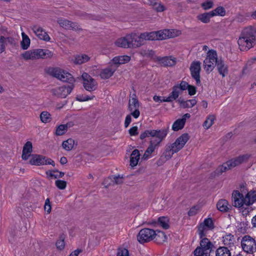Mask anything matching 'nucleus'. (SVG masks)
<instances>
[{
    "label": "nucleus",
    "mask_w": 256,
    "mask_h": 256,
    "mask_svg": "<svg viewBox=\"0 0 256 256\" xmlns=\"http://www.w3.org/2000/svg\"><path fill=\"white\" fill-rule=\"evenodd\" d=\"M233 206L241 208V212L243 216H246L252 208L250 205L256 201V191L248 192L244 188L240 191L234 190L232 194Z\"/></svg>",
    "instance_id": "1"
},
{
    "label": "nucleus",
    "mask_w": 256,
    "mask_h": 256,
    "mask_svg": "<svg viewBox=\"0 0 256 256\" xmlns=\"http://www.w3.org/2000/svg\"><path fill=\"white\" fill-rule=\"evenodd\" d=\"M167 134L166 132L164 130H146L140 136L141 139H144L146 137H152L150 144L147 150L145 152L143 158L146 160L149 156L158 148L160 143Z\"/></svg>",
    "instance_id": "2"
},
{
    "label": "nucleus",
    "mask_w": 256,
    "mask_h": 256,
    "mask_svg": "<svg viewBox=\"0 0 256 256\" xmlns=\"http://www.w3.org/2000/svg\"><path fill=\"white\" fill-rule=\"evenodd\" d=\"M256 41V28L252 26L244 28L238 40V48L246 52L254 47Z\"/></svg>",
    "instance_id": "3"
},
{
    "label": "nucleus",
    "mask_w": 256,
    "mask_h": 256,
    "mask_svg": "<svg viewBox=\"0 0 256 256\" xmlns=\"http://www.w3.org/2000/svg\"><path fill=\"white\" fill-rule=\"evenodd\" d=\"M251 157L252 154L247 153L240 155L227 161L217 168L214 172V176H220L223 172L238 166L242 164L247 162Z\"/></svg>",
    "instance_id": "4"
},
{
    "label": "nucleus",
    "mask_w": 256,
    "mask_h": 256,
    "mask_svg": "<svg viewBox=\"0 0 256 256\" xmlns=\"http://www.w3.org/2000/svg\"><path fill=\"white\" fill-rule=\"evenodd\" d=\"M130 48H138L144 46L146 41H154L155 38L154 31L141 33H129Z\"/></svg>",
    "instance_id": "5"
},
{
    "label": "nucleus",
    "mask_w": 256,
    "mask_h": 256,
    "mask_svg": "<svg viewBox=\"0 0 256 256\" xmlns=\"http://www.w3.org/2000/svg\"><path fill=\"white\" fill-rule=\"evenodd\" d=\"M53 56L54 53L51 50L41 48L30 50L21 54L22 58L25 60L51 58Z\"/></svg>",
    "instance_id": "6"
},
{
    "label": "nucleus",
    "mask_w": 256,
    "mask_h": 256,
    "mask_svg": "<svg viewBox=\"0 0 256 256\" xmlns=\"http://www.w3.org/2000/svg\"><path fill=\"white\" fill-rule=\"evenodd\" d=\"M156 40H163L175 38L182 34V31L175 28H164L154 31Z\"/></svg>",
    "instance_id": "7"
},
{
    "label": "nucleus",
    "mask_w": 256,
    "mask_h": 256,
    "mask_svg": "<svg viewBox=\"0 0 256 256\" xmlns=\"http://www.w3.org/2000/svg\"><path fill=\"white\" fill-rule=\"evenodd\" d=\"M200 246L198 247L194 251V256H210L214 254V246L207 238H204L200 241Z\"/></svg>",
    "instance_id": "8"
},
{
    "label": "nucleus",
    "mask_w": 256,
    "mask_h": 256,
    "mask_svg": "<svg viewBox=\"0 0 256 256\" xmlns=\"http://www.w3.org/2000/svg\"><path fill=\"white\" fill-rule=\"evenodd\" d=\"M28 160V164L32 166H40L50 164L53 166H55V162L53 160L40 154H32Z\"/></svg>",
    "instance_id": "9"
},
{
    "label": "nucleus",
    "mask_w": 256,
    "mask_h": 256,
    "mask_svg": "<svg viewBox=\"0 0 256 256\" xmlns=\"http://www.w3.org/2000/svg\"><path fill=\"white\" fill-rule=\"evenodd\" d=\"M51 74L54 78L64 82H68L72 84L75 82L74 78L70 74L60 68H53Z\"/></svg>",
    "instance_id": "10"
},
{
    "label": "nucleus",
    "mask_w": 256,
    "mask_h": 256,
    "mask_svg": "<svg viewBox=\"0 0 256 256\" xmlns=\"http://www.w3.org/2000/svg\"><path fill=\"white\" fill-rule=\"evenodd\" d=\"M73 84L64 85L55 88L51 90L52 95L60 98H66L73 90Z\"/></svg>",
    "instance_id": "11"
},
{
    "label": "nucleus",
    "mask_w": 256,
    "mask_h": 256,
    "mask_svg": "<svg viewBox=\"0 0 256 256\" xmlns=\"http://www.w3.org/2000/svg\"><path fill=\"white\" fill-rule=\"evenodd\" d=\"M154 230L152 228L142 229L137 236V240L140 244H144L154 240Z\"/></svg>",
    "instance_id": "12"
},
{
    "label": "nucleus",
    "mask_w": 256,
    "mask_h": 256,
    "mask_svg": "<svg viewBox=\"0 0 256 256\" xmlns=\"http://www.w3.org/2000/svg\"><path fill=\"white\" fill-rule=\"evenodd\" d=\"M242 246L246 253L254 254L256 252V243L254 238L250 236H244L242 241Z\"/></svg>",
    "instance_id": "13"
},
{
    "label": "nucleus",
    "mask_w": 256,
    "mask_h": 256,
    "mask_svg": "<svg viewBox=\"0 0 256 256\" xmlns=\"http://www.w3.org/2000/svg\"><path fill=\"white\" fill-rule=\"evenodd\" d=\"M57 24L60 28L66 30H72L76 32L82 30V28L77 23L66 18H58L57 20Z\"/></svg>",
    "instance_id": "14"
},
{
    "label": "nucleus",
    "mask_w": 256,
    "mask_h": 256,
    "mask_svg": "<svg viewBox=\"0 0 256 256\" xmlns=\"http://www.w3.org/2000/svg\"><path fill=\"white\" fill-rule=\"evenodd\" d=\"M81 78L83 80V86L86 90L92 92L96 89L98 84L96 80L88 74L83 72Z\"/></svg>",
    "instance_id": "15"
},
{
    "label": "nucleus",
    "mask_w": 256,
    "mask_h": 256,
    "mask_svg": "<svg viewBox=\"0 0 256 256\" xmlns=\"http://www.w3.org/2000/svg\"><path fill=\"white\" fill-rule=\"evenodd\" d=\"M189 138L190 136L188 134H184L169 146L175 152H177L184 146Z\"/></svg>",
    "instance_id": "16"
},
{
    "label": "nucleus",
    "mask_w": 256,
    "mask_h": 256,
    "mask_svg": "<svg viewBox=\"0 0 256 256\" xmlns=\"http://www.w3.org/2000/svg\"><path fill=\"white\" fill-rule=\"evenodd\" d=\"M214 228L212 220L210 218L206 219L198 228V234L201 238L206 236L208 232Z\"/></svg>",
    "instance_id": "17"
},
{
    "label": "nucleus",
    "mask_w": 256,
    "mask_h": 256,
    "mask_svg": "<svg viewBox=\"0 0 256 256\" xmlns=\"http://www.w3.org/2000/svg\"><path fill=\"white\" fill-rule=\"evenodd\" d=\"M138 54L144 58L152 60L156 62L157 56L155 50L149 47H144L139 50Z\"/></svg>",
    "instance_id": "18"
},
{
    "label": "nucleus",
    "mask_w": 256,
    "mask_h": 256,
    "mask_svg": "<svg viewBox=\"0 0 256 256\" xmlns=\"http://www.w3.org/2000/svg\"><path fill=\"white\" fill-rule=\"evenodd\" d=\"M114 45L118 48L124 49L130 48L129 34L117 38L114 42Z\"/></svg>",
    "instance_id": "19"
},
{
    "label": "nucleus",
    "mask_w": 256,
    "mask_h": 256,
    "mask_svg": "<svg viewBox=\"0 0 256 256\" xmlns=\"http://www.w3.org/2000/svg\"><path fill=\"white\" fill-rule=\"evenodd\" d=\"M7 32V28L0 26V54L3 52L6 48V42H12V38L10 37L4 36Z\"/></svg>",
    "instance_id": "20"
},
{
    "label": "nucleus",
    "mask_w": 256,
    "mask_h": 256,
    "mask_svg": "<svg viewBox=\"0 0 256 256\" xmlns=\"http://www.w3.org/2000/svg\"><path fill=\"white\" fill-rule=\"evenodd\" d=\"M33 144L32 142L26 141L22 146L21 158L24 161L28 160L32 154Z\"/></svg>",
    "instance_id": "21"
},
{
    "label": "nucleus",
    "mask_w": 256,
    "mask_h": 256,
    "mask_svg": "<svg viewBox=\"0 0 256 256\" xmlns=\"http://www.w3.org/2000/svg\"><path fill=\"white\" fill-rule=\"evenodd\" d=\"M190 71L192 78L196 80V84L200 83V72L201 69L200 62L198 61L193 62L190 66Z\"/></svg>",
    "instance_id": "22"
},
{
    "label": "nucleus",
    "mask_w": 256,
    "mask_h": 256,
    "mask_svg": "<svg viewBox=\"0 0 256 256\" xmlns=\"http://www.w3.org/2000/svg\"><path fill=\"white\" fill-rule=\"evenodd\" d=\"M32 30L35 34L40 40L46 42H49L50 38L48 33L41 26L38 25H33Z\"/></svg>",
    "instance_id": "23"
},
{
    "label": "nucleus",
    "mask_w": 256,
    "mask_h": 256,
    "mask_svg": "<svg viewBox=\"0 0 256 256\" xmlns=\"http://www.w3.org/2000/svg\"><path fill=\"white\" fill-rule=\"evenodd\" d=\"M131 60V57L127 55L116 56L114 57L110 62L116 68L118 66L129 62Z\"/></svg>",
    "instance_id": "24"
},
{
    "label": "nucleus",
    "mask_w": 256,
    "mask_h": 256,
    "mask_svg": "<svg viewBox=\"0 0 256 256\" xmlns=\"http://www.w3.org/2000/svg\"><path fill=\"white\" fill-rule=\"evenodd\" d=\"M116 68L110 63V66L101 70L100 76L102 79L106 80L110 78L116 70Z\"/></svg>",
    "instance_id": "25"
},
{
    "label": "nucleus",
    "mask_w": 256,
    "mask_h": 256,
    "mask_svg": "<svg viewBox=\"0 0 256 256\" xmlns=\"http://www.w3.org/2000/svg\"><path fill=\"white\" fill-rule=\"evenodd\" d=\"M155 62H158L160 64L164 66H172L176 63V58L172 56L160 57L157 56Z\"/></svg>",
    "instance_id": "26"
},
{
    "label": "nucleus",
    "mask_w": 256,
    "mask_h": 256,
    "mask_svg": "<svg viewBox=\"0 0 256 256\" xmlns=\"http://www.w3.org/2000/svg\"><path fill=\"white\" fill-rule=\"evenodd\" d=\"M190 117V114H186L182 116V118L177 120L172 125V130L174 131H178L182 130L184 126L186 119Z\"/></svg>",
    "instance_id": "27"
},
{
    "label": "nucleus",
    "mask_w": 256,
    "mask_h": 256,
    "mask_svg": "<svg viewBox=\"0 0 256 256\" xmlns=\"http://www.w3.org/2000/svg\"><path fill=\"white\" fill-rule=\"evenodd\" d=\"M216 208L222 212H226L230 210L231 206L228 202L225 199H220L217 202Z\"/></svg>",
    "instance_id": "28"
},
{
    "label": "nucleus",
    "mask_w": 256,
    "mask_h": 256,
    "mask_svg": "<svg viewBox=\"0 0 256 256\" xmlns=\"http://www.w3.org/2000/svg\"><path fill=\"white\" fill-rule=\"evenodd\" d=\"M54 245L58 251H63L66 245V236L64 234L60 235L56 238Z\"/></svg>",
    "instance_id": "29"
},
{
    "label": "nucleus",
    "mask_w": 256,
    "mask_h": 256,
    "mask_svg": "<svg viewBox=\"0 0 256 256\" xmlns=\"http://www.w3.org/2000/svg\"><path fill=\"white\" fill-rule=\"evenodd\" d=\"M76 145L74 140L69 138L62 142V146L65 150L68 152L75 149Z\"/></svg>",
    "instance_id": "30"
},
{
    "label": "nucleus",
    "mask_w": 256,
    "mask_h": 256,
    "mask_svg": "<svg viewBox=\"0 0 256 256\" xmlns=\"http://www.w3.org/2000/svg\"><path fill=\"white\" fill-rule=\"evenodd\" d=\"M90 58L86 54H81L74 56L71 58V61L76 64H81L88 62Z\"/></svg>",
    "instance_id": "31"
},
{
    "label": "nucleus",
    "mask_w": 256,
    "mask_h": 256,
    "mask_svg": "<svg viewBox=\"0 0 256 256\" xmlns=\"http://www.w3.org/2000/svg\"><path fill=\"white\" fill-rule=\"evenodd\" d=\"M180 93V89L178 86H174L172 88V92L170 94V96L166 98L163 99L164 102H171L174 100H176Z\"/></svg>",
    "instance_id": "32"
},
{
    "label": "nucleus",
    "mask_w": 256,
    "mask_h": 256,
    "mask_svg": "<svg viewBox=\"0 0 256 256\" xmlns=\"http://www.w3.org/2000/svg\"><path fill=\"white\" fill-rule=\"evenodd\" d=\"M167 239L166 236L163 232L160 230H154V240L158 244H162Z\"/></svg>",
    "instance_id": "33"
},
{
    "label": "nucleus",
    "mask_w": 256,
    "mask_h": 256,
    "mask_svg": "<svg viewBox=\"0 0 256 256\" xmlns=\"http://www.w3.org/2000/svg\"><path fill=\"white\" fill-rule=\"evenodd\" d=\"M69 128H70V124H60L56 126L54 134L56 136H64L66 134Z\"/></svg>",
    "instance_id": "34"
},
{
    "label": "nucleus",
    "mask_w": 256,
    "mask_h": 256,
    "mask_svg": "<svg viewBox=\"0 0 256 256\" xmlns=\"http://www.w3.org/2000/svg\"><path fill=\"white\" fill-rule=\"evenodd\" d=\"M169 220L167 218L162 217L158 219V222L154 221L150 222L149 224L152 226H155L157 224H159L164 229H168L169 228L168 224Z\"/></svg>",
    "instance_id": "35"
},
{
    "label": "nucleus",
    "mask_w": 256,
    "mask_h": 256,
    "mask_svg": "<svg viewBox=\"0 0 256 256\" xmlns=\"http://www.w3.org/2000/svg\"><path fill=\"white\" fill-rule=\"evenodd\" d=\"M216 66L219 74L222 75V77L225 76L228 74V66L222 60H220L217 62Z\"/></svg>",
    "instance_id": "36"
},
{
    "label": "nucleus",
    "mask_w": 256,
    "mask_h": 256,
    "mask_svg": "<svg viewBox=\"0 0 256 256\" xmlns=\"http://www.w3.org/2000/svg\"><path fill=\"white\" fill-rule=\"evenodd\" d=\"M140 157V152L138 150L132 151L130 157V166L132 168L136 166L138 164Z\"/></svg>",
    "instance_id": "37"
},
{
    "label": "nucleus",
    "mask_w": 256,
    "mask_h": 256,
    "mask_svg": "<svg viewBox=\"0 0 256 256\" xmlns=\"http://www.w3.org/2000/svg\"><path fill=\"white\" fill-rule=\"evenodd\" d=\"M212 17L210 12H204L198 14L196 18L198 20L204 24H208L210 21V18Z\"/></svg>",
    "instance_id": "38"
},
{
    "label": "nucleus",
    "mask_w": 256,
    "mask_h": 256,
    "mask_svg": "<svg viewBox=\"0 0 256 256\" xmlns=\"http://www.w3.org/2000/svg\"><path fill=\"white\" fill-rule=\"evenodd\" d=\"M178 102L180 106L183 108H192L196 104V101L195 100L184 101L183 100L179 99Z\"/></svg>",
    "instance_id": "39"
},
{
    "label": "nucleus",
    "mask_w": 256,
    "mask_h": 256,
    "mask_svg": "<svg viewBox=\"0 0 256 256\" xmlns=\"http://www.w3.org/2000/svg\"><path fill=\"white\" fill-rule=\"evenodd\" d=\"M40 121L44 124L50 123L52 120V115L48 112L44 111L40 115Z\"/></svg>",
    "instance_id": "40"
},
{
    "label": "nucleus",
    "mask_w": 256,
    "mask_h": 256,
    "mask_svg": "<svg viewBox=\"0 0 256 256\" xmlns=\"http://www.w3.org/2000/svg\"><path fill=\"white\" fill-rule=\"evenodd\" d=\"M22 41L20 42L21 47L23 50H27L30 46V40L25 33L22 32Z\"/></svg>",
    "instance_id": "41"
},
{
    "label": "nucleus",
    "mask_w": 256,
    "mask_h": 256,
    "mask_svg": "<svg viewBox=\"0 0 256 256\" xmlns=\"http://www.w3.org/2000/svg\"><path fill=\"white\" fill-rule=\"evenodd\" d=\"M46 174L52 179H56L58 178H62L64 174V172H59L57 170H48L46 172Z\"/></svg>",
    "instance_id": "42"
},
{
    "label": "nucleus",
    "mask_w": 256,
    "mask_h": 256,
    "mask_svg": "<svg viewBox=\"0 0 256 256\" xmlns=\"http://www.w3.org/2000/svg\"><path fill=\"white\" fill-rule=\"evenodd\" d=\"M216 65V62L211 60H204V68L206 70V72H212L214 70Z\"/></svg>",
    "instance_id": "43"
},
{
    "label": "nucleus",
    "mask_w": 256,
    "mask_h": 256,
    "mask_svg": "<svg viewBox=\"0 0 256 256\" xmlns=\"http://www.w3.org/2000/svg\"><path fill=\"white\" fill-rule=\"evenodd\" d=\"M205 60H211L212 62H214L217 63L219 60H218V56L216 52L213 50H208L207 52L206 57Z\"/></svg>",
    "instance_id": "44"
},
{
    "label": "nucleus",
    "mask_w": 256,
    "mask_h": 256,
    "mask_svg": "<svg viewBox=\"0 0 256 256\" xmlns=\"http://www.w3.org/2000/svg\"><path fill=\"white\" fill-rule=\"evenodd\" d=\"M174 153H175V152H174L170 146H168L162 156L161 159H164V161L170 160Z\"/></svg>",
    "instance_id": "45"
},
{
    "label": "nucleus",
    "mask_w": 256,
    "mask_h": 256,
    "mask_svg": "<svg viewBox=\"0 0 256 256\" xmlns=\"http://www.w3.org/2000/svg\"><path fill=\"white\" fill-rule=\"evenodd\" d=\"M215 120V116L213 115L209 116L203 124V127L204 129L208 130L214 124Z\"/></svg>",
    "instance_id": "46"
},
{
    "label": "nucleus",
    "mask_w": 256,
    "mask_h": 256,
    "mask_svg": "<svg viewBox=\"0 0 256 256\" xmlns=\"http://www.w3.org/2000/svg\"><path fill=\"white\" fill-rule=\"evenodd\" d=\"M216 256H224V255H228L230 256L231 252L226 247H220L216 251Z\"/></svg>",
    "instance_id": "47"
},
{
    "label": "nucleus",
    "mask_w": 256,
    "mask_h": 256,
    "mask_svg": "<svg viewBox=\"0 0 256 256\" xmlns=\"http://www.w3.org/2000/svg\"><path fill=\"white\" fill-rule=\"evenodd\" d=\"M212 16H224L226 14L225 9L222 6H218L214 10L210 12Z\"/></svg>",
    "instance_id": "48"
},
{
    "label": "nucleus",
    "mask_w": 256,
    "mask_h": 256,
    "mask_svg": "<svg viewBox=\"0 0 256 256\" xmlns=\"http://www.w3.org/2000/svg\"><path fill=\"white\" fill-rule=\"evenodd\" d=\"M152 9L157 12H162L166 10V7L162 3L156 0Z\"/></svg>",
    "instance_id": "49"
},
{
    "label": "nucleus",
    "mask_w": 256,
    "mask_h": 256,
    "mask_svg": "<svg viewBox=\"0 0 256 256\" xmlns=\"http://www.w3.org/2000/svg\"><path fill=\"white\" fill-rule=\"evenodd\" d=\"M130 254H132L124 246H120L117 249V256H129Z\"/></svg>",
    "instance_id": "50"
},
{
    "label": "nucleus",
    "mask_w": 256,
    "mask_h": 256,
    "mask_svg": "<svg viewBox=\"0 0 256 256\" xmlns=\"http://www.w3.org/2000/svg\"><path fill=\"white\" fill-rule=\"evenodd\" d=\"M138 100L134 96H132L129 100V109L130 111H132L134 109L138 108Z\"/></svg>",
    "instance_id": "51"
},
{
    "label": "nucleus",
    "mask_w": 256,
    "mask_h": 256,
    "mask_svg": "<svg viewBox=\"0 0 256 256\" xmlns=\"http://www.w3.org/2000/svg\"><path fill=\"white\" fill-rule=\"evenodd\" d=\"M44 209L46 214L48 215L51 213L52 206L50 198H48L45 200Z\"/></svg>",
    "instance_id": "52"
},
{
    "label": "nucleus",
    "mask_w": 256,
    "mask_h": 256,
    "mask_svg": "<svg viewBox=\"0 0 256 256\" xmlns=\"http://www.w3.org/2000/svg\"><path fill=\"white\" fill-rule=\"evenodd\" d=\"M214 2L212 0H207L201 4V6L204 10H208L212 8Z\"/></svg>",
    "instance_id": "53"
},
{
    "label": "nucleus",
    "mask_w": 256,
    "mask_h": 256,
    "mask_svg": "<svg viewBox=\"0 0 256 256\" xmlns=\"http://www.w3.org/2000/svg\"><path fill=\"white\" fill-rule=\"evenodd\" d=\"M93 98V96H89L85 94H78L76 96V100L79 102H85L88 100H91Z\"/></svg>",
    "instance_id": "54"
},
{
    "label": "nucleus",
    "mask_w": 256,
    "mask_h": 256,
    "mask_svg": "<svg viewBox=\"0 0 256 256\" xmlns=\"http://www.w3.org/2000/svg\"><path fill=\"white\" fill-rule=\"evenodd\" d=\"M200 208V206L199 205H196L192 206L188 211V215L189 216H193L196 215Z\"/></svg>",
    "instance_id": "55"
},
{
    "label": "nucleus",
    "mask_w": 256,
    "mask_h": 256,
    "mask_svg": "<svg viewBox=\"0 0 256 256\" xmlns=\"http://www.w3.org/2000/svg\"><path fill=\"white\" fill-rule=\"evenodd\" d=\"M56 186L60 190H64L66 186V182L64 180H57L56 181Z\"/></svg>",
    "instance_id": "56"
},
{
    "label": "nucleus",
    "mask_w": 256,
    "mask_h": 256,
    "mask_svg": "<svg viewBox=\"0 0 256 256\" xmlns=\"http://www.w3.org/2000/svg\"><path fill=\"white\" fill-rule=\"evenodd\" d=\"M112 178V182L113 183H114L116 184H120L122 182L123 178L120 176H110Z\"/></svg>",
    "instance_id": "57"
},
{
    "label": "nucleus",
    "mask_w": 256,
    "mask_h": 256,
    "mask_svg": "<svg viewBox=\"0 0 256 256\" xmlns=\"http://www.w3.org/2000/svg\"><path fill=\"white\" fill-rule=\"evenodd\" d=\"M84 254L85 253L82 248H78L71 252L70 256H78V255H84Z\"/></svg>",
    "instance_id": "58"
},
{
    "label": "nucleus",
    "mask_w": 256,
    "mask_h": 256,
    "mask_svg": "<svg viewBox=\"0 0 256 256\" xmlns=\"http://www.w3.org/2000/svg\"><path fill=\"white\" fill-rule=\"evenodd\" d=\"M112 183L113 182H112L111 176H110L104 180L102 184L106 188H108Z\"/></svg>",
    "instance_id": "59"
},
{
    "label": "nucleus",
    "mask_w": 256,
    "mask_h": 256,
    "mask_svg": "<svg viewBox=\"0 0 256 256\" xmlns=\"http://www.w3.org/2000/svg\"><path fill=\"white\" fill-rule=\"evenodd\" d=\"M189 84L185 82H182L180 86H179V88L180 89V92H182V90H186V89L188 88L189 87Z\"/></svg>",
    "instance_id": "60"
},
{
    "label": "nucleus",
    "mask_w": 256,
    "mask_h": 256,
    "mask_svg": "<svg viewBox=\"0 0 256 256\" xmlns=\"http://www.w3.org/2000/svg\"><path fill=\"white\" fill-rule=\"evenodd\" d=\"M137 130L138 128L136 126H134L130 130L129 133L131 136H136L138 134Z\"/></svg>",
    "instance_id": "61"
},
{
    "label": "nucleus",
    "mask_w": 256,
    "mask_h": 256,
    "mask_svg": "<svg viewBox=\"0 0 256 256\" xmlns=\"http://www.w3.org/2000/svg\"><path fill=\"white\" fill-rule=\"evenodd\" d=\"M188 90L189 94L194 95L196 94V88L194 86L190 85Z\"/></svg>",
    "instance_id": "62"
},
{
    "label": "nucleus",
    "mask_w": 256,
    "mask_h": 256,
    "mask_svg": "<svg viewBox=\"0 0 256 256\" xmlns=\"http://www.w3.org/2000/svg\"><path fill=\"white\" fill-rule=\"evenodd\" d=\"M131 114L134 118H138L140 116V112L138 108L134 109L132 111H131Z\"/></svg>",
    "instance_id": "63"
},
{
    "label": "nucleus",
    "mask_w": 256,
    "mask_h": 256,
    "mask_svg": "<svg viewBox=\"0 0 256 256\" xmlns=\"http://www.w3.org/2000/svg\"><path fill=\"white\" fill-rule=\"evenodd\" d=\"M131 120H132V118H131L130 115H128L126 116L125 122H124V125L126 128H127L128 126V125L130 124L131 122Z\"/></svg>",
    "instance_id": "64"
}]
</instances>
